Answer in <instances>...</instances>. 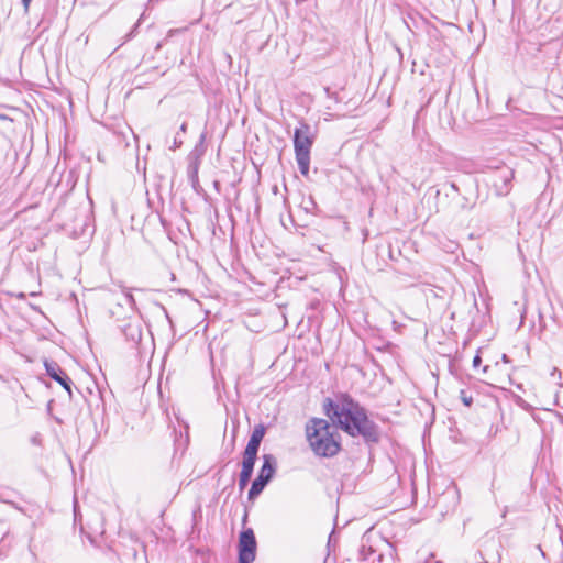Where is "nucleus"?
I'll list each match as a JSON object with an SVG mask.
<instances>
[{"label":"nucleus","instance_id":"f257e3e1","mask_svg":"<svg viewBox=\"0 0 563 563\" xmlns=\"http://www.w3.org/2000/svg\"><path fill=\"white\" fill-rule=\"evenodd\" d=\"M323 410L333 424L351 437H361L367 444L379 441V427L368 418L365 408L349 395H342L338 401L327 398Z\"/></svg>","mask_w":563,"mask_h":563},{"label":"nucleus","instance_id":"f03ea898","mask_svg":"<svg viewBox=\"0 0 563 563\" xmlns=\"http://www.w3.org/2000/svg\"><path fill=\"white\" fill-rule=\"evenodd\" d=\"M306 437L314 455L333 457L340 449V435L336 428L322 418H311L306 424Z\"/></svg>","mask_w":563,"mask_h":563},{"label":"nucleus","instance_id":"7ed1b4c3","mask_svg":"<svg viewBox=\"0 0 563 563\" xmlns=\"http://www.w3.org/2000/svg\"><path fill=\"white\" fill-rule=\"evenodd\" d=\"M316 140V134L311 126L300 121L294 131V151L298 168L302 176H308L310 167V153Z\"/></svg>","mask_w":563,"mask_h":563},{"label":"nucleus","instance_id":"20e7f679","mask_svg":"<svg viewBox=\"0 0 563 563\" xmlns=\"http://www.w3.org/2000/svg\"><path fill=\"white\" fill-rule=\"evenodd\" d=\"M375 541L384 543L379 536H374L371 531L363 534L361 547L358 550L360 560L363 563H380L383 560L382 552L376 548Z\"/></svg>","mask_w":563,"mask_h":563},{"label":"nucleus","instance_id":"39448f33","mask_svg":"<svg viewBox=\"0 0 563 563\" xmlns=\"http://www.w3.org/2000/svg\"><path fill=\"white\" fill-rule=\"evenodd\" d=\"M256 539L253 529L241 531L238 544V563H252L256 556Z\"/></svg>","mask_w":563,"mask_h":563},{"label":"nucleus","instance_id":"423d86ee","mask_svg":"<svg viewBox=\"0 0 563 563\" xmlns=\"http://www.w3.org/2000/svg\"><path fill=\"white\" fill-rule=\"evenodd\" d=\"M514 179V172L508 167L498 169L493 179V187L497 196H507L511 189V181Z\"/></svg>","mask_w":563,"mask_h":563},{"label":"nucleus","instance_id":"0eeeda50","mask_svg":"<svg viewBox=\"0 0 563 563\" xmlns=\"http://www.w3.org/2000/svg\"><path fill=\"white\" fill-rule=\"evenodd\" d=\"M44 366L46 369V374L57 382L71 397V379L69 376L62 369V367L54 361H45Z\"/></svg>","mask_w":563,"mask_h":563},{"label":"nucleus","instance_id":"6e6552de","mask_svg":"<svg viewBox=\"0 0 563 563\" xmlns=\"http://www.w3.org/2000/svg\"><path fill=\"white\" fill-rule=\"evenodd\" d=\"M205 153V147L202 144L197 145L194 151L189 155L190 164H189V178L191 180V185L194 189L199 192V183L197 178L198 173V158L202 156Z\"/></svg>","mask_w":563,"mask_h":563},{"label":"nucleus","instance_id":"1a4fd4ad","mask_svg":"<svg viewBox=\"0 0 563 563\" xmlns=\"http://www.w3.org/2000/svg\"><path fill=\"white\" fill-rule=\"evenodd\" d=\"M460 501V494L455 486L448 487L443 494L440 496V498L437 501V505L441 508L442 506L446 505L448 508L445 512H449L450 510H454Z\"/></svg>","mask_w":563,"mask_h":563},{"label":"nucleus","instance_id":"9d476101","mask_svg":"<svg viewBox=\"0 0 563 563\" xmlns=\"http://www.w3.org/2000/svg\"><path fill=\"white\" fill-rule=\"evenodd\" d=\"M262 459L263 464L257 474V477L271 482L276 473L277 460L273 454H264Z\"/></svg>","mask_w":563,"mask_h":563},{"label":"nucleus","instance_id":"9b49d317","mask_svg":"<svg viewBox=\"0 0 563 563\" xmlns=\"http://www.w3.org/2000/svg\"><path fill=\"white\" fill-rule=\"evenodd\" d=\"M123 333H124L126 340L131 341L134 344H136L141 341L142 331L137 324H133V323L126 324L123 329Z\"/></svg>","mask_w":563,"mask_h":563},{"label":"nucleus","instance_id":"f8f14e48","mask_svg":"<svg viewBox=\"0 0 563 563\" xmlns=\"http://www.w3.org/2000/svg\"><path fill=\"white\" fill-rule=\"evenodd\" d=\"M268 483L269 482L256 476L247 493L249 500H254L264 490Z\"/></svg>","mask_w":563,"mask_h":563},{"label":"nucleus","instance_id":"ddd939ff","mask_svg":"<svg viewBox=\"0 0 563 563\" xmlns=\"http://www.w3.org/2000/svg\"><path fill=\"white\" fill-rule=\"evenodd\" d=\"M256 457L257 456H255V455L243 453L242 470H241L240 473L252 475L253 474V470H254V465H255V462H256Z\"/></svg>","mask_w":563,"mask_h":563},{"label":"nucleus","instance_id":"4468645a","mask_svg":"<svg viewBox=\"0 0 563 563\" xmlns=\"http://www.w3.org/2000/svg\"><path fill=\"white\" fill-rule=\"evenodd\" d=\"M261 442L249 439L244 453L257 456Z\"/></svg>","mask_w":563,"mask_h":563},{"label":"nucleus","instance_id":"2eb2a0df","mask_svg":"<svg viewBox=\"0 0 563 563\" xmlns=\"http://www.w3.org/2000/svg\"><path fill=\"white\" fill-rule=\"evenodd\" d=\"M498 559V555L492 554V555H484L482 551H478L475 554V560L478 563H495V561Z\"/></svg>","mask_w":563,"mask_h":563},{"label":"nucleus","instance_id":"dca6fc26","mask_svg":"<svg viewBox=\"0 0 563 563\" xmlns=\"http://www.w3.org/2000/svg\"><path fill=\"white\" fill-rule=\"evenodd\" d=\"M265 435V428L263 424H258L254 428L250 439L262 442Z\"/></svg>","mask_w":563,"mask_h":563},{"label":"nucleus","instance_id":"f3484780","mask_svg":"<svg viewBox=\"0 0 563 563\" xmlns=\"http://www.w3.org/2000/svg\"><path fill=\"white\" fill-rule=\"evenodd\" d=\"M460 399L467 407H470L473 404V397L471 395H467V393L464 389L460 391Z\"/></svg>","mask_w":563,"mask_h":563},{"label":"nucleus","instance_id":"a211bd4d","mask_svg":"<svg viewBox=\"0 0 563 563\" xmlns=\"http://www.w3.org/2000/svg\"><path fill=\"white\" fill-rule=\"evenodd\" d=\"M251 476L252 475L240 473V476H239V487H240V489H244L247 486V484H249V482L251 479Z\"/></svg>","mask_w":563,"mask_h":563},{"label":"nucleus","instance_id":"6ab92c4d","mask_svg":"<svg viewBox=\"0 0 563 563\" xmlns=\"http://www.w3.org/2000/svg\"><path fill=\"white\" fill-rule=\"evenodd\" d=\"M183 144V140L179 136V133L174 137L173 145L170 146V150H176Z\"/></svg>","mask_w":563,"mask_h":563},{"label":"nucleus","instance_id":"aec40b11","mask_svg":"<svg viewBox=\"0 0 563 563\" xmlns=\"http://www.w3.org/2000/svg\"><path fill=\"white\" fill-rule=\"evenodd\" d=\"M482 364V357L476 354L473 358V367L476 368Z\"/></svg>","mask_w":563,"mask_h":563},{"label":"nucleus","instance_id":"412c9836","mask_svg":"<svg viewBox=\"0 0 563 563\" xmlns=\"http://www.w3.org/2000/svg\"><path fill=\"white\" fill-rule=\"evenodd\" d=\"M21 1H22L24 9L27 10L32 0H21Z\"/></svg>","mask_w":563,"mask_h":563},{"label":"nucleus","instance_id":"4be33fe9","mask_svg":"<svg viewBox=\"0 0 563 563\" xmlns=\"http://www.w3.org/2000/svg\"><path fill=\"white\" fill-rule=\"evenodd\" d=\"M126 300L130 305H132L134 302V298L131 294H126Z\"/></svg>","mask_w":563,"mask_h":563},{"label":"nucleus","instance_id":"5701e85b","mask_svg":"<svg viewBox=\"0 0 563 563\" xmlns=\"http://www.w3.org/2000/svg\"><path fill=\"white\" fill-rule=\"evenodd\" d=\"M180 31H181V30H178V29H176V30H169V32H168V35H167V36H168V37H169V36H173L174 34L179 33Z\"/></svg>","mask_w":563,"mask_h":563},{"label":"nucleus","instance_id":"b1692460","mask_svg":"<svg viewBox=\"0 0 563 563\" xmlns=\"http://www.w3.org/2000/svg\"><path fill=\"white\" fill-rule=\"evenodd\" d=\"M501 361H503L504 363H506V364L510 363V360H509V357H508L506 354H503V355H501Z\"/></svg>","mask_w":563,"mask_h":563},{"label":"nucleus","instance_id":"393cba45","mask_svg":"<svg viewBox=\"0 0 563 563\" xmlns=\"http://www.w3.org/2000/svg\"><path fill=\"white\" fill-rule=\"evenodd\" d=\"M207 350H208L209 354L211 355V342L207 343Z\"/></svg>","mask_w":563,"mask_h":563},{"label":"nucleus","instance_id":"a878e982","mask_svg":"<svg viewBox=\"0 0 563 563\" xmlns=\"http://www.w3.org/2000/svg\"><path fill=\"white\" fill-rule=\"evenodd\" d=\"M180 131H181L183 133H185V131H186V123H183V124H181V126H180Z\"/></svg>","mask_w":563,"mask_h":563},{"label":"nucleus","instance_id":"bb28decb","mask_svg":"<svg viewBox=\"0 0 563 563\" xmlns=\"http://www.w3.org/2000/svg\"><path fill=\"white\" fill-rule=\"evenodd\" d=\"M309 203H310L312 207H314V206H316V203H314V201L312 200V198H311V197L309 198Z\"/></svg>","mask_w":563,"mask_h":563},{"label":"nucleus","instance_id":"cd10ccee","mask_svg":"<svg viewBox=\"0 0 563 563\" xmlns=\"http://www.w3.org/2000/svg\"><path fill=\"white\" fill-rule=\"evenodd\" d=\"M488 369H489V366H488V365L484 366V367H483V373H487V371H488Z\"/></svg>","mask_w":563,"mask_h":563},{"label":"nucleus","instance_id":"c85d7f7f","mask_svg":"<svg viewBox=\"0 0 563 563\" xmlns=\"http://www.w3.org/2000/svg\"><path fill=\"white\" fill-rule=\"evenodd\" d=\"M218 186H219L218 183L213 181V188L218 190L219 189Z\"/></svg>","mask_w":563,"mask_h":563},{"label":"nucleus","instance_id":"c756f323","mask_svg":"<svg viewBox=\"0 0 563 563\" xmlns=\"http://www.w3.org/2000/svg\"><path fill=\"white\" fill-rule=\"evenodd\" d=\"M451 187L454 189V190H457V187L455 184H452Z\"/></svg>","mask_w":563,"mask_h":563},{"label":"nucleus","instance_id":"7c9ffc66","mask_svg":"<svg viewBox=\"0 0 563 563\" xmlns=\"http://www.w3.org/2000/svg\"><path fill=\"white\" fill-rule=\"evenodd\" d=\"M203 139H205V134H201V136H200L201 142L203 141Z\"/></svg>","mask_w":563,"mask_h":563}]
</instances>
